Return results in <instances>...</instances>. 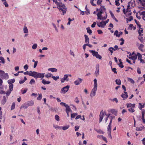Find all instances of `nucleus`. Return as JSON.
<instances>
[{
    "mask_svg": "<svg viewBox=\"0 0 145 145\" xmlns=\"http://www.w3.org/2000/svg\"><path fill=\"white\" fill-rule=\"evenodd\" d=\"M84 37L85 39V42L86 44L89 43V39L88 36L86 35H85Z\"/></svg>",
    "mask_w": 145,
    "mask_h": 145,
    "instance_id": "19",
    "label": "nucleus"
},
{
    "mask_svg": "<svg viewBox=\"0 0 145 145\" xmlns=\"http://www.w3.org/2000/svg\"><path fill=\"white\" fill-rule=\"evenodd\" d=\"M116 84L118 85H121V83L120 79H116L115 80Z\"/></svg>",
    "mask_w": 145,
    "mask_h": 145,
    "instance_id": "35",
    "label": "nucleus"
},
{
    "mask_svg": "<svg viewBox=\"0 0 145 145\" xmlns=\"http://www.w3.org/2000/svg\"><path fill=\"white\" fill-rule=\"evenodd\" d=\"M50 82V81H47L44 79L42 80V83L44 85L49 84Z\"/></svg>",
    "mask_w": 145,
    "mask_h": 145,
    "instance_id": "15",
    "label": "nucleus"
},
{
    "mask_svg": "<svg viewBox=\"0 0 145 145\" xmlns=\"http://www.w3.org/2000/svg\"><path fill=\"white\" fill-rule=\"evenodd\" d=\"M108 50L111 52V54L112 55L113 52V51H114V48L112 47L109 48H108Z\"/></svg>",
    "mask_w": 145,
    "mask_h": 145,
    "instance_id": "28",
    "label": "nucleus"
},
{
    "mask_svg": "<svg viewBox=\"0 0 145 145\" xmlns=\"http://www.w3.org/2000/svg\"><path fill=\"white\" fill-rule=\"evenodd\" d=\"M87 32L90 35H91L92 33V31L91 30L89 27H88L86 28Z\"/></svg>",
    "mask_w": 145,
    "mask_h": 145,
    "instance_id": "31",
    "label": "nucleus"
},
{
    "mask_svg": "<svg viewBox=\"0 0 145 145\" xmlns=\"http://www.w3.org/2000/svg\"><path fill=\"white\" fill-rule=\"evenodd\" d=\"M0 77L3 79H8L9 78V76L7 73H5L4 71L2 70H0Z\"/></svg>",
    "mask_w": 145,
    "mask_h": 145,
    "instance_id": "3",
    "label": "nucleus"
},
{
    "mask_svg": "<svg viewBox=\"0 0 145 145\" xmlns=\"http://www.w3.org/2000/svg\"><path fill=\"white\" fill-rule=\"evenodd\" d=\"M137 72L138 74H140L141 73L140 69V68H139L138 67L137 68Z\"/></svg>",
    "mask_w": 145,
    "mask_h": 145,
    "instance_id": "63",
    "label": "nucleus"
},
{
    "mask_svg": "<svg viewBox=\"0 0 145 145\" xmlns=\"http://www.w3.org/2000/svg\"><path fill=\"white\" fill-rule=\"evenodd\" d=\"M53 1L58 6L57 8L59 10V11L60 12H62V14L64 15L66 13L67 11V8L65 5L61 3L58 2L57 0H53Z\"/></svg>",
    "mask_w": 145,
    "mask_h": 145,
    "instance_id": "2",
    "label": "nucleus"
},
{
    "mask_svg": "<svg viewBox=\"0 0 145 145\" xmlns=\"http://www.w3.org/2000/svg\"><path fill=\"white\" fill-rule=\"evenodd\" d=\"M48 70L52 72H56L57 71V69H56L54 68H49L48 69Z\"/></svg>",
    "mask_w": 145,
    "mask_h": 145,
    "instance_id": "21",
    "label": "nucleus"
},
{
    "mask_svg": "<svg viewBox=\"0 0 145 145\" xmlns=\"http://www.w3.org/2000/svg\"><path fill=\"white\" fill-rule=\"evenodd\" d=\"M138 38L142 43H143L144 39L142 37L139 35L138 36Z\"/></svg>",
    "mask_w": 145,
    "mask_h": 145,
    "instance_id": "30",
    "label": "nucleus"
},
{
    "mask_svg": "<svg viewBox=\"0 0 145 145\" xmlns=\"http://www.w3.org/2000/svg\"><path fill=\"white\" fill-rule=\"evenodd\" d=\"M96 71L95 72V74L96 76H98L99 74V64H97L95 66Z\"/></svg>",
    "mask_w": 145,
    "mask_h": 145,
    "instance_id": "10",
    "label": "nucleus"
},
{
    "mask_svg": "<svg viewBox=\"0 0 145 145\" xmlns=\"http://www.w3.org/2000/svg\"><path fill=\"white\" fill-rule=\"evenodd\" d=\"M119 61L120 62V63L118 65L119 67H120L121 68H123L124 67V66L122 62L121 61L120 59L119 60Z\"/></svg>",
    "mask_w": 145,
    "mask_h": 145,
    "instance_id": "34",
    "label": "nucleus"
},
{
    "mask_svg": "<svg viewBox=\"0 0 145 145\" xmlns=\"http://www.w3.org/2000/svg\"><path fill=\"white\" fill-rule=\"evenodd\" d=\"M87 5H86L85 7V9L86 10V13L87 15H88L90 14V11L89 10L88 8L87 7Z\"/></svg>",
    "mask_w": 145,
    "mask_h": 145,
    "instance_id": "36",
    "label": "nucleus"
},
{
    "mask_svg": "<svg viewBox=\"0 0 145 145\" xmlns=\"http://www.w3.org/2000/svg\"><path fill=\"white\" fill-rule=\"evenodd\" d=\"M13 84H11L9 85V90L10 91H12L13 90Z\"/></svg>",
    "mask_w": 145,
    "mask_h": 145,
    "instance_id": "29",
    "label": "nucleus"
},
{
    "mask_svg": "<svg viewBox=\"0 0 145 145\" xmlns=\"http://www.w3.org/2000/svg\"><path fill=\"white\" fill-rule=\"evenodd\" d=\"M69 126H70L69 125H67L66 126H63L62 127V129L63 130H65L68 129L69 127Z\"/></svg>",
    "mask_w": 145,
    "mask_h": 145,
    "instance_id": "39",
    "label": "nucleus"
},
{
    "mask_svg": "<svg viewBox=\"0 0 145 145\" xmlns=\"http://www.w3.org/2000/svg\"><path fill=\"white\" fill-rule=\"evenodd\" d=\"M68 77V74H65L64 75V76L63 77V78L66 80L68 81L69 80Z\"/></svg>",
    "mask_w": 145,
    "mask_h": 145,
    "instance_id": "44",
    "label": "nucleus"
},
{
    "mask_svg": "<svg viewBox=\"0 0 145 145\" xmlns=\"http://www.w3.org/2000/svg\"><path fill=\"white\" fill-rule=\"evenodd\" d=\"M78 114L77 113H73L71 115V118H74Z\"/></svg>",
    "mask_w": 145,
    "mask_h": 145,
    "instance_id": "49",
    "label": "nucleus"
},
{
    "mask_svg": "<svg viewBox=\"0 0 145 145\" xmlns=\"http://www.w3.org/2000/svg\"><path fill=\"white\" fill-rule=\"evenodd\" d=\"M144 45L143 44H141L138 47V49L141 51H142V49L144 48Z\"/></svg>",
    "mask_w": 145,
    "mask_h": 145,
    "instance_id": "40",
    "label": "nucleus"
},
{
    "mask_svg": "<svg viewBox=\"0 0 145 145\" xmlns=\"http://www.w3.org/2000/svg\"><path fill=\"white\" fill-rule=\"evenodd\" d=\"M111 122H110L109 125H108L107 127V130L108 131H111Z\"/></svg>",
    "mask_w": 145,
    "mask_h": 145,
    "instance_id": "27",
    "label": "nucleus"
},
{
    "mask_svg": "<svg viewBox=\"0 0 145 145\" xmlns=\"http://www.w3.org/2000/svg\"><path fill=\"white\" fill-rule=\"evenodd\" d=\"M139 105L140 106L138 107L139 108L140 110H142V108H144V106L145 104L144 103L143 105H142L141 103H139Z\"/></svg>",
    "mask_w": 145,
    "mask_h": 145,
    "instance_id": "26",
    "label": "nucleus"
},
{
    "mask_svg": "<svg viewBox=\"0 0 145 145\" xmlns=\"http://www.w3.org/2000/svg\"><path fill=\"white\" fill-rule=\"evenodd\" d=\"M134 108L131 107L128 109V110L129 112H133L135 111V110L134 109Z\"/></svg>",
    "mask_w": 145,
    "mask_h": 145,
    "instance_id": "46",
    "label": "nucleus"
},
{
    "mask_svg": "<svg viewBox=\"0 0 145 145\" xmlns=\"http://www.w3.org/2000/svg\"><path fill=\"white\" fill-rule=\"evenodd\" d=\"M39 96L37 97V99L40 101L42 99V95L41 94H39Z\"/></svg>",
    "mask_w": 145,
    "mask_h": 145,
    "instance_id": "47",
    "label": "nucleus"
},
{
    "mask_svg": "<svg viewBox=\"0 0 145 145\" xmlns=\"http://www.w3.org/2000/svg\"><path fill=\"white\" fill-rule=\"evenodd\" d=\"M52 78L54 80H57V79H59V77L58 76H56V77L52 75Z\"/></svg>",
    "mask_w": 145,
    "mask_h": 145,
    "instance_id": "48",
    "label": "nucleus"
},
{
    "mask_svg": "<svg viewBox=\"0 0 145 145\" xmlns=\"http://www.w3.org/2000/svg\"><path fill=\"white\" fill-rule=\"evenodd\" d=\"M26 103L29 106H32L34 104V102L33 101H30L27 102Z\"/></svg>",
    "mask_w": 145,
    "mask_h": 145,
    "instance_id": "20",
    "label": "nucleus"
},
{
    "mask_svg": "<svg viewBox=\"0 0 145 145\" xmlns=\"http://www.w3.org/2000/svg\"><path fill=\"white\" fill-rule=\"evenodd\" d=\"M131 2H129L128 3V5L127 6V11H128V10H129V9L130 8V4L131 3Z\"/></svg>",
    "mask_w": 145,
    "mask_h": 145,
    "instance_id": "50",
    "label": "nucleus"
},
{
    "mask_svg": "<svg viewBox=\"0 0 145 145\" xmlns=\"http://www.w3.org/2000/svg\"><path fill=\"white\" fill-rule=\"evenodd\" d=\"M110 112L112 114H114L115 116H117V112L116 111L115 109H111L110 110Z\"/></svg>",
    "mask_w": 145,
    "mask_h": 145,
    "instance_id": "23",
    "label": "nucleus"
},
{
    "mask_svg": "<svg viewBox=\"0 0 145 145\" xmlns=\"http://www.w3.org/2000/svg\"><path fill=\"white\" fill-rule=\"evenodd\" d=\"M24 33H28V30L26 26H24Z\"/></svg>",
    "mask_w": 145,
    "mask_h": 145,
    "instance_id": "38",
    "label": "nucleus"
},
{
    "mask_svg": "<svg viewBox=\"0 0 145 145\" xmlns=\"http://www.w3.org/2000/svg\"><path fill=\"white\" fill-rule=\"evenodd\" d=\"M55 120L57 121H59V117L57 115L55 116Z\"/></svg>",
    "mask_w": 145,
    "mask_h": 145,
    "instance_id": "51",
    "label": "nucleus"
},
{
    "mask_svg": "<svg viewBox=\"0 0 145 145\" xmlns=\"http://www.w3.org/2000/svg\"><path fill=\"white\" fill-rule=\"evenodd\" d=\"M127 19L130 22L133 20V17L132 16H130L128 18H127Z\"/></svg>",
    "mask_w": 145,
    "mask_h": 145,
    "instance_id": "58",
    "label": "nucleus"
},
{
    "mask_svg": "<svg viewBox=\"0 0 145 145\" xmlns=\"http://www.w3.org/2000/svg\"><path fill=\"white\" fill-rule=\"evenodd\" d=\"M137 57L138 56V60H140L142 59V56L141 54L138 52H137Z\"/></svg>",
    "mask_w": 145,
    "mask_h": 145,
    "instance_id": "37",
    "label": "nucleus"
},
{
    "mask_svg": "<svg viewBox=\"0 0 145 145\" xmlns=\"http://www.w3.org/2000/svg\"><path fill=\"white\" fill-rule=\"evenodd\" d=\"M112 72H114V73L116 74L117 73V72L116 71V68H114L112 69Z\"/></svg>",
    "mask_w": 145,
    "mask_h": 145,
    "instance_id": "57",
    "label": "nucleus"
},
{
    "mask_svg": "<svg viewBox=\"0 0 145 145\" xmlns=\"http://www.w3.org/2000/svg\"><path fill=\"white\" fill-rule=\"evenodd\" d=\"M119 0H115V3L116 5L117 6H119L120 5V3H119Z\"/></svg>",
    "mask_w": 145,
    "mask_h": 145,
    "instance_id": "59",
    "label": "nucleus"
},
{
    "mask_svg": "<svg viewBox=\"0 0 145 145\" xmlns=\"http://www.w3.org/2000/svg\"><path fill=\"white\" fill-rule=\"evenodd\" d=\"M89 52L92 54L93 56L99 59H101V56L98 54L97 52H95V51L93 50H90Z\"/></svg>",
    "mask_w": 145,
    "mask_h": 145,
    "instance_id": "4",
    "label": "nucleus"
},
{
    "mask_svg": "<svg viewBox=\"0 0 145 145\" xmlns=\"http://www.w3.org/2000/svg\"><path fill=\"white\" fill-rule=\"evenodd\" d=\"M0 63L1 62L2 63H5V59L4 58L2 57H0Z\"/></svg>",
    "mask_w": 145,
    "mask_h": 145,
    "instance_id": "43",
    "label": "nucleus"
},
{
    "mask_svg": "<svg viewBox=\"0 0 145 145\" xmlns=\"http://www.w3.org/2000/svg\"><path fill=\"white\" fill-rule=\"evenodd\" d=\"M28 66L26 64L24 66V68L25 69V71H26L27 70L28 68Z\"/></svg>",
    "mask_w": 145,
    "mask_h": 145,
    "instance_id": "60",
    "label": "nucleus"
},
{
    "mask_svg": "<svg viewBox=\"0 0 145 145\" xmlns=\"http://www.w3.org/2000/svg\"><path fill=\"white\" fill-rule=\"evenodd\" d=\"M143 30L142 28H140L138 31V33L139 36H142L143 35V34H141V33L143 32Z\"/></svg>",
    "mask_w": 145,
    "mask_h": 145,
    "instance_id": "33",
    "label": "nucleus"
},
{
    "mask_svg": "<svg viewBox=\"0 0 145 145\" xmlns=\"http://www.w3.org/2000/svg\"><path fill=\"white\" fill-rule=\"evenodd\" d=\"M141 14L143 15L142 18H145V11L142 12L141 13Z\"/></svg>",
    "mask_w": 145,
    "mask_h": 145,
    "instance_id": "64",
    "label": "nucleus"
},
{
    "mask_svg": "<svg viewBox=\"0 0 145 145\" xmlns=\"http://www.w3.org/2000/svg\"><path fill=\"white\" fill-rule=\"evenodd\" d=\"M121 97H122L123 99H125L128 97L127 93V92H124V93H123L121 95Z\"/></svg>",
    "mask_w": 145,
    "mask_h": 145,
    "instance_id": "11",
    "label": "nucleus"
},
{
    "mask_svg": "<svg viewBox=\"0 0 145 145\" xmlns=\"http://www.w3.org/2000/svg\"><path fill=\"white\" fill-rule=\"evenodd\" d=\"M37 45L36 44H34L32 46V48L33 49H35L37 47Z\"/></svg>",
    "mask_w": 145,
    "mask_h": 145,
    "instance_id": "54",
    "label": "nucleus"
},
{
    "mask_svg": "<svg viewBox=\"0 0 145 145\" xmlns=\"http://www.w3.org/2000/svg\"><path fill=\"white\" fill-rule=\"evenodd\" d=\"M24 74L25 75H28L29 76H31L34 77L35 78L37 79L38 78H42L44 77V73H41L37 72L35 71H30L29 72L28 71H26L24 72Z\"/></svg>",
    "mask_w": 145,
    "mask_h": 145,
    "instance_id": "1",
    "label": "nucleus"
},
{
    "mask_svg": "<svg viewBox=\"0 0 145 145\" xmlns=\"http://www.w3.org/2000/svg\"><path fill=\"white\" fill-rule=\"evenodd\" d=\"M106 23L105 22H102L97 24L98 26L99 27H103L104 25H105Z\"/></svg>",
    "mask_w": 145,
    "mask_h": 145,
    "instance_id": "12",
    "label": "nucleus"
},
{
    "mask_svg": "<svg viewBox=\"0 0 145 145\" xmlns=\"http://www.w3.org/2000/svg\"><path fill=\"white\" fill-rule=\"evenodd\" d=\"M144 126L140 127H136V130L137 131H142V129H144Z\"/></svg>",
    "mask_w": 145,
    "mask_h": 145,
    "instance_id": "24",
    "label": "nucleus"
},
{
    "mask_svg": "<svg viewBox=\"0 0 145 145\" xmlns=\"http://www.w3.org/2000/svg\"><path fill=\"white\" fill-rule=\"evenodd\" d=\"M111 101L113 102L115 101L116 103H117L118 102L117 99L116 98H114L113 99H111Z\"/></svg>",
    "mask_w": 145,
    "mask_h": 145,
    "instance_id": "52",
    "label": "nucleus"
},
{
    "mask_svg": "<svg viewBox=\"0 0 145 145\" xmlns=\"http://www.w3.org/2000/svg\"><path fill=\"white\" fill-rule=\"evenodd\" d=\"M97 87L94 86L93 88L92 89L90 94V96L91 97H93L96 94V93L97 89Z\"/></svg>",
    "mask_w": 145,
    "mask_h": 145,
    "instance_id": "7",
    "label": "nucleus"
},
{
    "mask_svg": "<svg viewBox=\"0 0 145 145\" xmlns=\"http://www.w3.org/2000/svg\"><path fill=\"white\" fill-rule=\"evenodd\" d=\"M7 99L6 97L5 96H4L1 102V104L3 105H4L7 101Z\"/></svg>",
    "mask_w": 145,
    "mask_h": 145,
    "instance_id": "17",
    "label": "nucleus"
},
{
    "mask_svg": "<svg viewBox=\"0 0 145 145\" xmlns=\"http://www.w3.org/2000/svg\"><path fill=\"white\" fill-rule=\"evenodd\" d=\"M108 135L109 137L111 139H112V137L111 135V131H108Z\"/></svg>",
    "mask_w": 145,
    "mask_h": 145,
    "instance_id": "53",
    "label": "nucleus"
},
{
    "mask_svg": "<svg viewBox=\"0 0 145 145\" xmlns=\"http://www.w3.org/2000/svg\"><path fill=\"white\" fill-rule=\"evenodd\" d=\"M94 86L97 87V80L96 79H95L94 80Z\"/></svg>",
    "mask_w": 145,
    "mask_h": 145,
    "instance_id": "45",
    "label": "nucleus"
},
{
    "mask_svg": "<svg viewBox=\"0 0 145 145\" xmlns=\"http://www.w3.org/2000/svg\"><path fill=\"white\" fill-rule=\"evenodd\" d=\"M15 107V105L14 103H12L11 107V110H13L14 109Z\"/></svg>",
    "mask_w": 145,
    "mask_h": 145,
    "instance_id": "56",
    "label": "nucleus"
},
{
    "mask_svg": "<svg viewBox=\"0 0 145 145\" xmlns=\"http://www.w3.org/2000/svg\"><path fill=\"white\" fill-rule=\"evenodd\" d=\"M28 106H29L28 105L26 102L22 105L21 107V108H23L24 109H26Z\"/></svg>",
    "mask_w": 145,
    "mask_h": 145,
    "instance_id": "16",
    "label": "nucleus"
},
{
    "mask_svg": "<svg viewBox=\"0 0 145 145\" xmlns=\"http://www.w3.org/2000/svg\"><path fill=\"white\" fill-rule=\"evenodd\" d=\"M129 58L133 60H135L137 58V54H134L133 55H131L129 57Z\"/></svg>",
    "mask_w": 145,
    "mask_h": 145,
    "instance_id": "13",
    "label": "nucleus"
},
{
    "mask_svg": "<svg viewBox=\"0 0 145 145\" xmlns=\"http://www.w3.org/2000/svg\"><path fill=\"white\" fill-rule=\"evenodd\" d=\"M69 87L70 86H69L67 85L62 88L61 89V91L62 93H65L68 91Z\"/></svg>",
    "mask_w": 145,
    "mask_h": 145,
    "instance_id": "8",
    "label": "nucleus"
},
{
    "mask_svg": "<svg viewBox=\"0 0 145 145\" xmlns=\"http://www.w3.org/2000/svg\"><path fill=\"white\" fill-rule=\"evenodd\" d=\"M135 23L137 24V26H138V27L140 28H141V25L140 24V22L139 21H137L136 19L135 20Z\"/></svg>",
    "mask_w": 145,
    "mask_h": 145,
    "instance_id": "32",
    "label": "nucleus"
},
{
    "mask_svg": "<svg viewBox=\"0 0 145 145\" xmlns=\"http://www.w3.org/2000/svg\"><path fill=\"white\" fill-rule=\"evenodd\" d=\"M35 80H34L33 79H31V80H30V81L29 82V84H34L35 83Z\"/></svg>",
    "mask_w": 145,
    "mask_h": 145,
    "instance_id": "55",
    "label": "nucleus"
},
{
    "mask_svg": "<svg viewBox=\"0 0 145 145\" xmlns=\"http://www.w3.org/2000/svg\"><path fill=\"white\" fill-rule=\"evenodd\" d=\"M118 31L117 30H116L115 31L114 33V35H116V36L118 37H120V35L118 34Z\"/></svg>",
    "mask_w": 145,
    "mask_h": 145,
    "instance_id": "41",
    "label": "nucleus"
},
{
    "mask_svg": "<svg viewBox=\"0 0 145 145\" xmlns=\"http://www.w3.org/2000/svg\"><path fill=\"white\" fill-rule=\"evenodd\" d=\"M101 7L102 8H100L99 9V11L98 12L97 14L98 18H99L100 16H101L102 14L103 13L105 10H106V9L105 8L104 6H101Z\"/></svg>",
    "mask_w": 145,
    "mask_h": 145,
    "instance_id": "6",
    "label": "nucleus"
},
{
    "mask_svg": "<svg viewBox=\"0 0 145 145\" xmlns=\"http://www.w3.org/2000/svg\"><path fill=\"white\" fill-rule=\"evenodd\" d=\"M107 17V15L106 14V16L102 17V16H100L99 17V18H98V19H100L101 20H105L106 19Z\"/></svg>",
    "mask_w": 145,
    "mask_h": 145,
    "instance_id": "25",
    "label": "nucleus"
},
{
    "mask_svg": "<svg viewBox=\"0 0 145 145\" xmlns=\"http://www.w3.org/2000/svg\"><path fill=\"white\" fill-rule=\"evenodd\" d=\"M14 79L13 78L12 79L9 80L8 81V83L10 84H13L12 83L15 82Z\"/></svg>",
    "mask_w": 145,
    "mask_h": 145,
    "instance_id": "22",
    "label": "nucleus"
},
{
    "mask_svg": "<svg viewBox=\"0 0 145 145\" xmlns=\"http://www.w3.org/2000/svg\"><path fill=\"white\" fill-rule=\"evenodd\" d=\"M93 0H91L90 3L93 6H96V5L93 3Z\"/></svg>",
    "mask_w": 145,
    "mask_h": 145,
    "instance_id": "62",
    "label": "nucleus"
},
{
    "mask_svg": "<svg viewBox=\"0 0 145 145\" xmlns=\"http://www.w3.org/2000/svg\"><path fill=\"white\" fill-rule=\"evenodd\" d=\"M106 115V112L105 111H103V110L101 111L99 114V122L100 123L101 122L104 116Z\"/></svg>",
    "mask_w": 145,
    "mask_h": 145,
    "instance_id": "5",
    "label": "nucleus"
},
{
    "mask_svg": "<svg viewBox=\"0 0 145 145\" xmlns=\"http://www.w3.org/2000/svg\"><path fill=\"white\" fill-rule=\"evenodd\" d=\"M82 79L78 78L77 80L74 81V83L76 85H78L82 83Z\"/></svg>",
    "mask_w": 145,
    "mask_h": 145,
    "instance_id": "9",
    "label": "nucleus"
},
{
    "mask_svg": "<svg viewBox=\"0 0 145 145\" xmlns=\"http://www.w3.org/2000/svg\"><path fill=\"white\" fill-rule=\"evenodd\" d=\"M127 106V108L130 107L134 108L135 107V104L127 103L126 104Z\"/></svg>",
    "mask_w": 145,
    "mask_h": 145,
    "instance_id": "14",
    "label": "nucleus"
},
{
    "mask_svg": "<svg viewBox=\"0 0 145 145\" xmlns=\"http://www.w3.org/2000/svg\"><path fill=\"white\" fill-rule=\"evenodd\" d=\"M128 80L132 84H134L135 83L133 79L131 78H128Z\"/></svg>",
    "mask_w": 145,
    "mask_h": 145,
    "instance_id": "61",
    "label": "nucleus"
},
{
    "mask_svg": "<svg viewBox=\"0 0 145 145\" xmlns=\"http://www.w3.org/2000/svg\"><path fill=\"white\" fill-rule=\"evenodd\" d=\"M52 74L50 73H48L45 75V76L46 77L48 78L49 77H52Z\"/></svg>",
    "mask_w": 145,
    "mask_h": 145,
    "instance_id": "42",
    "label": "nucleus"
},
{
    "mask_svg": "<svg viewBox=\"0 0 145 145\" xmlns=\"http://www.w3.org/2000/svg\"><path fill=\"white\" fill-rule=\"evenodd\" d=\"M65 107L66 108V112H68L70 111L72 112L70 106H69L67 105H66V106H65Z\"/></svg>",
    "mask_w": 145,
    "mask_h": 145,
    "instance_id": "18",
    "label": "nucleus"
}]
</instances>
